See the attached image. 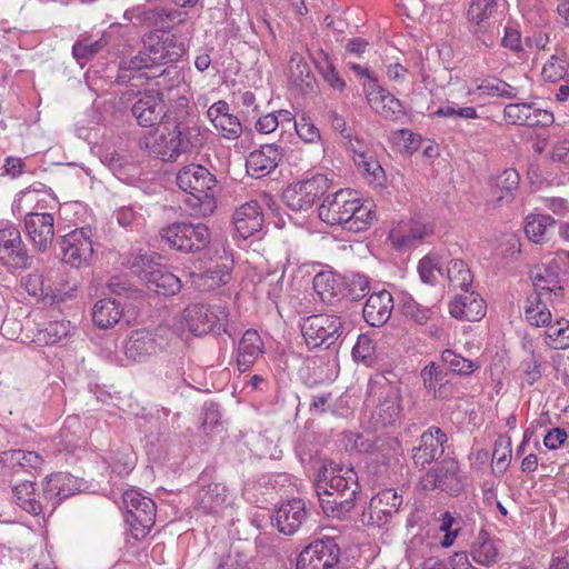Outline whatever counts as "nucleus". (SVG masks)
<instances>
[{
  "instance_id": "obj_1",
  "label": "nucleus",
  "mask_w": 569,
  "mask_h": 569,
  "mask_svg": "<svg viewBox=\"0 0 569 569\" xmlns=\"http://www.w3.org/2000/svg\"><path fill=\"white\" fill-rule=\"evenodd\" d=\"M316 492L326 515L343 518L353 509L359 492L357 473L352 467L326 462L319 470Z\"/></svg>"
},
{
  "instance_id": "obj_2",
  "label": "nucleus",
  "mask_w": 569,
  "mask_h": 569,
  "mask_svg": "<svg viewBox=\"0 0 569 569\" xmlns=\"http://www.w3.org/2000/svg\"><path fill=\"white\" fill-rule=\"evenodd\" d=\"M183 53V43H178L173 36L168 34L156 43H149L136 56L122 60L117 81L128 83L134 79L149 81L161 78L169 73L164 66L178 61Z\"/></svg>"
},
{
  "instance_id": "obj_3",
  "label": "nucleus",
  "mask_w": 569,
  "mask_h": 569,
  "mask_svg": "<svg viewBox=\"0 0 569 569\" xmlns=\"http://www.w3.org/2000/svg\"><path fill=\"white\" fill-rule=\"evenodd\" d=\"M372 203L361 201L350 189L328 194L319 206V218L330 226H343L346 230L360 232L376 220Z\"/></svg>"
},
{
  "instance_id": "obj_4",
  "label": "nucleus",
  "mask_w": 569,
  "mask_h": 569,
  "mask_svg": "<svg viewBox=\"0 0 569 569\" xmlns=\"http://www.w3.org/2000/svg\"><path fill=\"white\" fill-rule=\"evenodd\" d=\"M177 184L186 193L183 203L189 208L190 216L208 217L216 209L213 188L216 178L200 164H189L177 173Z\"/></svg>"
},
{
  "instance_id": "obj_5",
  "label": "nucleus",
  "mask_w": 569,
  "mask_h": 569,
  "mask_svg": "<svg viewBox=\"0 0 569 569\" xmlns=\"http://www.w3.org/2000/svg\"><path fill=\"white\" fill-rule=\"evenodd\" d=\"M158 259L154 252L139 251L130 253L123 263L148 290L157 295L173 296L180 291L181 281Z\"/></svg>"
},
{
  "instance_id": "obj_6",
  "label": "nucleus",
  "mask_w": 569,
  "mask_h": 569,
  "mask_svg": "<svg viewBox=\"0 0 569 569\" xmlns=\"http://www.w3.org/2000/svg\"><path fill=\"white\" fill-rule=\"evenodd\" d=\"M400 389L390 383L385 377L370 379L367 389V402H372V423L379 428L393 426L402 416Z\"/></svg>"
},
{
  "instance_id": "obj_7",
  "label": "nucleus",
  "mask_w": 569,
  "mask_h": 569,
  "mask_svg": "<svg viewBox=\"0 0 569 569\" xmlns=\"http://www.w3.org/2000/svg\"><path fill=\"white\" fill-rule=\"evenodd\" d=\"M122 500L131 536L136 540L143 539L154 525L156 503L137 490H127Z\"/></svg>"
},
{
  "instance_id": "obj_8",
  "label": "nucleus",
  "mask_w": 569,
  "mask_h": 569,
  "mask_svg": "<svg viewBox=\"0 0 569 569\" xmlns=\"http://www.w3.org/2000/svg\"><path fill=\"white\" fill-rule=\"evenodd\" d=\"M162 240L170 248L182 252H198L210 242L209 229L203 223L174 222L162 228Z\"/></svg>"
},
{
  "instance_id": "obj_9",
  "label": "nucleus",
  "mask_w": 569,
  "mask_h": 569,
  "mask_svg": "<svg viewBox=\"0 0 569 569\" xmlns=\"http://www.w3.org/2000/svg\"><path fill=\"white\" fill-rule=\"evenodd\" d=\"M301 333L310 349L323 347L328 349L342 335V321L335 315L319 313L305 318Z\"/></svg>"
},
{
  "instance_id": "obj_10",
  "label": "nucleus",
  "mask_w": 569,
  "mask_h": 569,
  "mask_svg": "<svg viewBox=\"0 0 569 569\" xmlns=\"http://www.w3.org/2000/svg\"><path fill=\"white\" fill-rule=\"evenodd\" d=\"M331 180L321 173L288 186L282 193L283 202L295 211L310 209L330 188Z\"/></svg>"
},
{
  "instance_id": "obj_11",
  "label": "nucleus",
  "mask_w": 569,
  "mask_h": 569,
  "mask_svg": "<svg viewBox=\"0 0 569 569\" xmlns=\"http://www.w3.org/2000/svg\"><path fill=\"white\" fill-rule=\"evenodd\" d=\"M228 311L221 306H206L201 303L189 306L183 311V319L189 331L194 336H202L209 332L220 335L226 331Z\"/></svg>"
},
{
  "instance_id": "obj_12",
  "label": "nucleus",
  "mask_w": 569,
  "mask_h": 569,
  "mask_svg": "<svg viewBox=\"0 0 569 569\" xmlns=\"http://www.w3.org/2000/svg\"><path fill=\"white\" fill-rule=\"evenodd\" d=\"M402 493L393 488H386L373 496L360 515V522L367 527L388 525L402 506Z\"/></svg>"
},
{
  "instance_id": "obj_13",
  "label": "nucleus",
  "mask_w": 569,
  "mask_h": 569,
  "mask_svg": "<svg viewBox=\"0 0 569 569\" xmlns=\"http://www.w3.org/2000/svg\"><path fill=\"white\" fill-rule=\"evenodd\" d=\"M499 0H471L467 10V20L472 36L485 47L495 43L492 20L498 14Z\"/></svg>"
},
{
  "instance_id": "obj_14",
  "label": "nucleus",
  "mask_w": 569,
  "mask_h": 569,
  "mask_svg": "<svg viewBox=\"0 0 569 569\" xmlns=\"http://www.w3.org/2000/svg\"><path fill=\"white\" fill-rule=\"evenodd\" d=\"M170 329L159 327L154 331L141 329L131 333L124 343V353L133 361H143L146 358L157 355L168 345Z\"/></svg>"
},
{
  "instance_id": "obj_15",
  "label": "nucleus",
  "mask_w": 569,
  "mask_h": 569,
  "mask_svg": "<svg viewBox=\"0 0 569 569\" xmlns=\"http://www.w3.org/2000/svg\"><path fill=\"white\" fill-rule=\"evenodd\" d=\"M420 485L425 490L440 489L451 496L463 490V479L459 473V465L452 458H445L421 477Z\"/></svg>"
},
{
  "instance_id": "obj_16",
  "label": "nucleus",
  "mask_w": 569,
  "mask_h": 569,
  "mask_svg": "<svg viewBox=\"0 0 569 569\" xmlns=\"http://www.w3.org/2000/svg\"><path fill=\"white\" fill-rule=\"evenodd\" d=\"M340 548L333 538L315 540L299 555L297 569H335Z\"/></svg>"
},
{
  "instance_id": "obj_17",
  "label": "nucleus",
  "mask_w": 569,
  "mask_h": 569,
  "mask_svg": "<svg viewBox=\"0 0 569 569\" xmlns=\"http://www.w3.org/2000/svg\"><path fill=\"white\" fill-rule=\"evenodd\" d=\"M93 230L82 227L67 233L61 243L63 260L72 267L87 266L93 256Z\"/></svg>"
},
{
  "instance_id": "obj_18",
  "label": "nucleus",
  "mask_w": 569,
  "mask_h": 569,
  "mask_svg": "<svg viewBox=\"0 0 569 569\" xmlns=\"http://www.w3.org/2000/svg\"><path fill=\"white\" fill-rule=\"evenodd\" d=\"M131 112L141 127L152 128L160 124L167 117L163 93L153 89L140 92Z\"/></svg>"
},
{
  "instance_id": "obj_19",
  "label": "nucleus",
  "mask_w": 569,
  "mask_h": 569,
  "mask_svg": "<svg viewBox=\"0 0 569 569\" xmlns=\"http://www.w3.org/2000/svg\"><path fill=\"white\" fill-rule=\"evenodd\" d=\"M448 437L439 427H430L419 439V445L412 449V459L417 467L425 468L437 462L443 456Z\"/></svg>"
},
{
  "instance_id": "obj_20",
  "label": "nucleus",
  "mask_w": 569,
  "mask_h": 569,
  "mask_svg": "<svg viewBox=\"0 0 569 569\" xmlns=\"http://www.w3.org/2000/svg\"><path fill=\"white\" fill-rule=\"evenodd\" d=\"M0 260L14 268H28L30 258L20 231L13 226L0 229Z\"/></svg>"
},
{
  "instance_id": "obj_21",
  "label": "nucleus",
  "mask_w": 569,
  "mask_h": 569,
  "mask_svg": "<svg viewBox=\"0 0 569 569\" xmlns=\"http://www.w3.org/2000/svg\"><path fill=\"white\" fill-rule=\"evenodd\" d=\"M307 519L305 501L291 499L281 503L271 517V522L283 535H293Z\"/></svg>"
},
{
  "instance_id": "obj_22",
  "label": "nucleus",
  "mask_w": 569,
  "mask_h": 569,
  "mask_svg": "<svg viewBox=\"0 0 569 569\" xmlns=\"http://www.w3.org/2000/svg\"><path fill=\"white\" fill-rule=\"evenodd\" d=\"M174 138L183 153L198 151L209 137V129L193 119H179L173 126Z\"/></svg>"
},
{
  "instance_id": "obj_23",
  "label": "nucleus",
  "mask_w": 569,
  "mask_h": 569,
  "mask_svg": "<svg viewBox=\"0 0 569 569\" xmlns=\"http://www.w3.org/2000/svg\"><path fill=\"white\" fill-rule=\"evenodd\" d=\"M53 216L51 213H28L24 219L27 233L39 251H46L54 236Z\"/></svg>"
},
{
  "instance_id": "obj_24",
  "label": "nucleus",
  "mask_w": 569,
  "mask_h": 569,
  "mask_svg": "<svg viewBox=\"0 0 569 569\" xmlns=\"http://www.w3.org/2000/svg\"><path fill=\"white\" fill-rule=\"evenodd\" d=\"M263 221L262 209L256 200L238 207L232 217L234 229L242 239H248L261 231Z\"/></svg>"
},
{
  "instance_id": "obj_25",
  "label": "nucleus",
  "mask_w": 569,
  "mask_h": 569,
  "mask_svg": "<svg viewBox=\"0 0 569 569\" xmlns=\"http://www.w3.org/2000/svg\"><path fill=\"white\" fill-rule=\"evenodd\" d=\"M530 278L535 287V295L563 300V287L559 279L557 264L535 267L530 271Z\"/></svg>"
},
{
  "instance_id": "obj_26",
  "label": "nucleus",
  "mask_w": 569,
  "mask_h": 569,
  "mask_svg": "<svg viewBox=\"0 0 569 569\" xmlns=\"http://www.w3.org/2000/svg\"><path fill=\"white\" fill-rule=\"evenodd\" d=\"M282 158V149L277 144H264L260 149L250 152L246 161L248 174L253 178H262L271 173Z\"/></svg>"
},
{
  "instance_id": "obj_27",
  "label": "nucleus",
  "mask_w": 569,
  "mask_h": 569,
  "mask_svg": "<svg viewBox=\"0 0 569 569\" xmlns=\"http://www.w3.org/2000/svg\"><path fill=\"white\" fill-rule=\"evenodd\" d=\"M78 490L76 479L68 473H53L47 478L43 486V499L46 509L53 511L57 506L66 498L72 496Z\"/></svg>"
},
{
  "instance_id": "obj_28",
  "label": "nucleus",
  "mask_w": 569,
  "mask_h": 569,
  "mask_svg": "<svg viewBox=\"0 0 569 569\" xmlns=\"http://www.w3.org/2000/svg\"><path fill=\"white\" fill-rule=\"evenodd\" d=\"M457 296L449 305L451 317L463 321H479L486 315V305L482 298L469 289Z\"/></svg>"
},
{
  "instance_id": "obj_29",
  "label": "nucleus",
  "mask_w": 569,
  "mask_h": 569,
  "mask_svg": "<svg viewBox=\"0 0 569 569\" xmlns=\"http://www.w3.org/2000/svg\"><path fill=\"white\" fill-rule=\"evenodd\" d=\"M562 302L553 300L552 297L530 295L525 302L523 313L526 321L536 328H546L552 321L551 308Z\"/></svg>"
},
{
  "instance_id": "obj_30",
  "label": "nucleus",
  "mask_w": 569,
  "mask_h": 569,
  "mask_svg": "<svg viewBox=\"0 0 569 569\" xmlns=\"http://www.w3.org/2000/svg\"><path fill=\"white\" fill-rule=\"evenodd\" d=\"M392 309L393 299L389 291L375 292L369 296L365 303L363 319L371 327H380L389 320Z\"/></svg>"
},
{
  "instance_id": "obj_31",
  "label": "nucleus",
  "mask_w": 569,
  "mask_h": 569,
  "mask_svg": "<svg viewBox=\"0 0 569 569\" xmlns=\"http://www.w3.org/2000/svg\"><path fill=\"white\" fill-rule=\"evenodd\" d=\"M263 353V342L256 330H247L238 343L237 366L239 371L249 370Z\"/></svg>"
},
{
  "instance_id": "obj_32",
  "label": "nucleus",
  "mask_w": 569,
  "mask_h": 569,
  "mask_svg": "<svg viewBox=\"0 0 569 569\" xmlns=\"http://www.w3.org/2000/svg\"><path fill=\"white\" fill-rule=\"evenodd\" d=\"M519 180V173L513 168L503 170L493 179L489 202L493 207L511 202L513 199L512 192L518 188Z\"/></svg>"
},
{
  "instance_id": "obj_33",
  "label": "nucleus",
  "mask_w": 569,
  "mask_h": 569,
  "mask_svg": "<svg viewBox=\"0 0 569 569\" xmlns=\"http://www.w3.org/2000/svg\"><path fill=\"white\" fill-rule=\"evenodd\" d=\"M227 501V488L221 483L203 487L197 497V506L206 513H217Z\"/></svg>"
},
{
  "instance_id": "obj_34",
  "label": "nucleus",
  "mask_w": 569,
  "mask_h": 569,
  "mask_svg": "<svg viewBox=\"0 0 569 569\" xmlns=\"http://www.w3.org/2000/svg\"><path fill=\"white\" fill-rule=\"evenodd\" d=\"M12 493L16 503L30 515L38 516L46 509L44 503L38 499L34 485L31 481H24L14 486Z\"/></svg>"
},
{
  "instance_id": "obj_35",
  "label": "nucleus",
  "mask_w": 569,
  "mask_h": 569,
  "mask_svg": "<svg viewBox=\"0 0 569 569\" xmlns=\"http://www.w3.org/2000/svg\"><path fill=\"white\" fill-rule=\"evenodd\" d=\"M121 316L122 308L116 299H101L94 303L92 309V320L102 329L116 325Z\"/></svg>"
},
{
  "instance_id": "obj_36",
  "label": "nucleus",
  "mask_w": 569,
  "mask_h": 569,
  "mask_svg": "<svg viewBox=\"0 0 569 569\" xmlns=\"http://www.w3.org/2000/svg\"><path fill=\"white\" fill-rule=\"evenodd\" d=\"M150 152L163 161H176L182 153L178 139L174 138V131L161 132L152 141Z\"/></svg>"
},
{
  "instance_id": "obj_37",
  "label": "nucleus",
  "mask_w": 569,
  "mask_h": 569,
  "mask_svg": "<svg viewBox=\"0 0 569 569\" xmlns=\"http://www.w3.org/2000/svg\"><path fill=\"white\" fill-rule=\"evenodd\" d=\"M353 161L361 174L369 181L381 184L385 171L370 150H355Z\"/></svg>"
},
{
  "instance_id": "obj_38",
  "label": "nucleus",
  "mask_w": 569,
  "mask_h": 569,
  "mask_svg": "<svg viewBox=\"0 0 569 569\" xmlns=\"http://www.w3.org/2000/svg\"><path fill=\"white\" fill-rule=\"evenodd\" d=\"M427 234L428 228L426 224L419 220H410L403 227L391 230L390 238L396 247L401 248L411 246Z\"/></svg>"
},
{
  "instance_id": "obj_39",
  "label": "nucleus",
  "mask_w": 569,
  "mask_h": 569,
  "mask_svg": "<svg viewBox=\"0 0 569 569\" xmlns=\"http://www.w3.org/2000/svg\"><path fill=\"white\" fill-rule=\"evenodd\" d=\"M556 221L548 214H530L526 219L525 232L535 243H542L555 228Z\"/></svg>"
},
{
  "instance_id": "obj_40",
  "label": "nucleus",
  "mask_w": 569,
  "mask_h": 569,
  "mask_svg": "<svg viewBox=\"0 0 569 569\" xmlns=\"http://www.w3.org/2000/svg\"><path fill=\"white\" fill-rule=\"evenodd\" d=\"M471 556L477 563L482 566H490L496 562L498 549L485 530L479 531L471 547Z\"/></svg>"
},
{
  "instance_id": "obj_41",
  "label": "nucleus",
  "mask_w": 569,
  "mask_h": 569,
  "mask_svg": "<svg viewBox=\"0 0 569 569\" xmlns=\"http://www.w3.org/2000/svg\"><path fill=\"white\" fill-rule=\"evenodd\" d=\"M546 343L557 350L569 348V320L557 318L545 331Z\"/></svg>"
},
{
  "instance_id": "obj_42",
  "label": "nucleus",
  "mask_w": 569,
  "mask_h": 569,
  "mask_svg": "<svg viewBox=\"0 0 569 569\" xmlns=\"http://www.w3.org/2000/svg\"><path fill=\"white\" fill-rule=\"evenodd\" d=\"M378 101L379 103L371 109L386 120L398 121L406 116L402 102L388 90L380 96Z\"/></svg>"
},
{
  "instance_id": "obj_43",
  "label": "nucleus",
  "mask_w": 569,
  "mask_h": 569,
  "mask_svg": "<svg viewBox=\"0 0 569 569\" xmlns=\"http://www.w3.org/2000/svg\"><path fill=\"white\" fill-rule=\"evenodd\" d=\"M449 286L453 289L466 290L472 284V274L467 263L460 259H452L447 267Z\"/></svg>"
},
{
  "instance_id": "obj_44",
  "label": "nucleus",
  "mask_w": 569,
  "mask_h": 569,
  "mask_svg": "<svg viewBox=\"0 0 569 569\" xmlns=\"http://www.w3.org/2000/svg\"><path fill=\"white\" fill-rule=\"evenodd\" d=\"M313 289L323 302H331L338 295L339 283L329 271L318 272L312 281Z\"/></svg>"
},
{
  "instance_id": "obj_45",
  "label": "nucleus",
  "mask_w": 569,
  "mask_h": 569,
  "mask_svg": "<svg viewBox=\"0 0 569 569\" xmlns=\"http://www.w3.org/2000/svg\"><path fill=\"white\" fill-rule=\"evenodd\" d=\"M231 276L224 264H216L199 276L198 286L202 290H214L229 282Z\"/></svg>"
},
{
  "instance_id": "obj_46",
  "label": "nucleus",
  "mask_w": 569,
  "mask_h": 569,
  "mask_svg": "<svg viewBox=\"0 0 569 569\" xmlns=\"http://www.w3.org/2000/svg\"><path fill=\"white\" fill-rule=\"evenodd\" d=\"M477 90L490 97H502L513 99L517 97V89L506 81L496 77H487L477 86Z\"/></svg>"
},
{
  "instance_id": "obj_47",
  "label": "nucleus",
  "mask_w": 569,
  "mask_h": 569,
  "mask_svg": "<svg viewBox=\"0 0 569 569\" xmlns=\"http://www.w3.org/2000/svg\"><path fill=\"white\" fill-rule=\"evenodd\" d=\"M441 360L450 368V370L452 372L462 375V376H469L476 369L479 368V366L476 362H473L460 355H457L451 349H446L442 351Z\"/></svg>"
},
{
  "instance_id": "obj_48",
  "label": "nucleus",
  "mask_w": 569,
  "mask_h": 569,
  "mask_svg": "<svg viewBox=\"0 0 569 569\" xmlns=\"http://www.w3.org/2000/svg\"><path fill=\"white\" fill-rule=\"evenodd\" d=\"M418 272L422 282L433 284L437 281V274H442V262L437 253L425 256L418 264Z\"/></svg>"
},
{
  "instance_id": "obj_49",
  "label": "nucleus",
  "mask_w": 569,
  "mask_h": 569,
  "mask_svg": "<svg viewBox=\"0 0 569 569\" xmlns=\"http://www.w3.org/2000/svg\"><path fill=\"white\" fill-rule=\"evenodd\" d=\"M533 103H509L503 109L505 120L513 126H528Z\"/></svg>"
},
{
  "instance_id": "obj_50",
  "label": "nucleus",
  "mask_w": 569,
  "mask_h": 569,
  "mask_svg": "<svg viewBox=\"0 0 569 569\" xmlns=\"http://www.w3.org/2000/svg\"><path fill=\"white\" fill-rule=\"evenodd\" d=\"M345 286L346 297L355 301L365 298L370 291L369 278L360 273H352L348 276L346 278Z\"/></svg>"
},
{
  "instance_id": "obj_51",
  "label": "nucleus",
  "mask_w": 569,
  "mask_h": 569,
  "mask_svg": "<svg viewBox=\"0 0 569 569\" xmlns=\"http://www.w3.org/2000/svg\"><path fill=\"white\" fill-rule=\"evenodd\" d=\"M107 44V41L101 37L99 40L83 39L77 41L72 47L73 57L79 61H87L100 52Z\"/></svg>"
},
{
  "instance_id": "obj_52",
  "label": "nucleus",
  "mask_w": 569,
  "mask_h": 569,
  "mask_svg": "<svg viewBox=\"0 0 569 569\" xmlns=\"http://www.w3.org/2000/svg\"><path fill=\"white\" fill-rule=\"evenodd\" d=\"M421 378L423 380V386L427 389L429 395H432L435 398H442L441 386L438 388V385L441 382L443 376L442 370L436 366L433 362L426 366L421 370Z\"/></svg>"
},
{
  "instance_id": "obj_53",
  "label": "nucleus",
  "mask_w": 569,
  "mask_h": 569,
  "mask_svg": "<svg viewBox=\"0 0 569 569\" xmlns=\"http://www.w3.org/2000/svg\"><path fill=\"white\" fill-rule=\"evenodd\" d=\"M71 329L70 321H51L41 331V339L48 345L59 343L71 333Z\"/></svg>"
},
{
  "instance_id": "obj_54",
  "label": "nucleus",
  "mask_w": 569,
  "mask_h": 569,
  "mask_svg": "<svg viewBox=\"0 0 569 569\" xmlns=\"http://www.w3.org/2000/svg\"><path fill=\"white\" fill-rule=\"evenodd\" d=\"M219 131L222 138L234 140L242 133V124L237 116L229 113L228 116L211 122Z\"/></svg>"
},
{
  "instance_id": "obj_55",
  "label": "nucleus",
  "mask_w": 569,
  "mask_h": 569,
  "mask_svg": "<svg viewBox=\"0 0 569 569\" xmlns=\"http://www.w3.org/2000/svg\"><path fill=\"white\" fill-rule=\"evenodd\" d=\"M352 357L357 362L370 366L375 359V345L368 335H359L356 345L352 348Z\"/></svg>"
},
{
  "instance_id": "obj_56",
  "label": "nucleus",
  "mask_w": 569,
  "mask_h": 569,
  "mask_svg": "<svg viewBox=\"0 0 569 569\" xmlns=\"http://www.w3.org/2000/svg\"><path fill=\"white\" fill-rule=\"evenodd\" d=\"M521 370L525 377V380L528 385H533L541 378V367H542V357L539 353H536L533 349H530V357L525 358L521 361Z\"/></svg>"
},
{
  "instance_id": "obj_57",
  "label": "nucleus",
  "mask_w": 569,
  "mask_h": 569,
  "mask_svg": "<svg viewBox=\"0 0 569 569\" xmlns=\"http://www.w3.org/2000/svg\"><path fill=\"white\" fill-rule=\"evenodd\" d=\"M403 315L422 326L426 325L432 317L433 310L428 307H423L416 301H408L403 305Z\"/></svg>"
},
{
  "instance_id": "obj_58",
  "label": "nucleus",
  "mask_w": 569,
  "mask_h": 569,
  "mask_svg": "<svg viewBox=\"0 0 569 569\" xmlns=\"http://www.w3.org/2000/svg\"><path fill=\"white\" fill-rule=\"evenodd\" d=\"M293 128L297 134L306 142L312 143L320 139L319 129L306 117H301L299 121L293 122Z\"/></svg>"
},
{
  "instance_id": "obj_59",
  "label": "nucleus",
  "mask_w": 569,
  "mask_h": 569,
  "mask_svg": "<svg viewBox=\"0 0 569 569\" xmlns=\"http://www.w3.org/2000/svg\"><path fill=\"white\" fill-rule=\"evenodd\" d=\"M567 67L563 60L552 56L542 68V77L551 82H556L566 76Z\"/></svg>"
},
{
  "instance_id": "obj_60",
  "label": "nucleus",
  "mask_w": 569,
  "mask_h": 569,
  "mask_svg": "<svg viewBox=\"0 0 569 569\" xmlns=\"http://www.w3.org/2000/svg\"><path fill=\"white\" fill-rule=\"evenodd\" d=\"M180 14V12L163 8L153 9L144 12V20L160 28H166L168 22H173Z\"/></svg>"
},
{
  "instance_id": "obj_61",
  "label": "nucleus",
  "mask_w": 569,
  "mask_h": 569,
  "mask_svg": "<svg viewBox=\"0 0 569 569\" xmlns=\"http://www.w3.org/2000/svg\"><path fill=\"white\" fill-rule=\"evenodd\" d=\"M332 395L331 392H319L311 395L309 403V412L312 416H318L332 410Z\"/></svg>"
},
{
  "instance_id": "obj_62",
  "label": "nucleus",
  "mask_w": 569,
  "mask_h": 569,
  "mask_svg": "<svg viewBox=\"0 0 569 569\" xmlns=\"http://www.w3.org/2000/svg\"><path fill=\"white\" fill-rule=\"evenodd\" d=\"M320 72L325 81L333 89L342 91L346 87V82L340 78L338 71L329 59H325L323 64L320 67Z\"/></svg>"
},
{
  "instance_id": "obj_63",
  "label": "nucleus",
  "mask_w": 569,
  "mask_h": 569,
  "mask_svg": "<svg viewBox=\"0 0 569 569\" xmlns=\"http://www.w3.org/2000/svg\"><path fill=\"white\" fill-rule=\"evenodd\" d=\"M387 90L382 88L376 77L370 74L367 77V81L363 83V92L367 99L368 104L372 108L375 104L379 103V98Z\"/></svg>"
},
{
  "instance_id": "obj_64",
  "label": "nucleus",
  "mask_w": 569,
  "mask_h": 569,
  "mask_svg": "<svg viewBox=\"0 0 569 569\" xmlns=\"http://www.w3.org/2000/svg\"><path fill=\"white\" fill-rule=\"evenodd\" d=\"M110 459L113 471L120 475L128 473L134 465V458L129 450H127V452L117 453L110 457Z\"/></svg>"
}]
</instances>
